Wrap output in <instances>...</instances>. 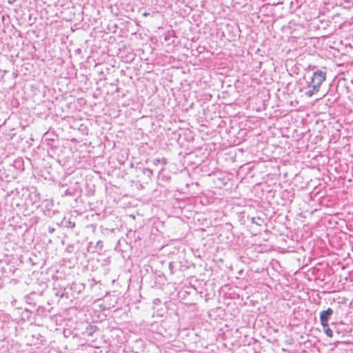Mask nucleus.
Listing matches in <instances>:
<instances>
[{
    "label": "nucleus",
    "instance_id": "obj_1",
    "mask_svg": "<svg viewBox=\"0 0 353 353\" xmlns=\"http://www.w3.org/2000/svg\"><path fill=\"white\" fill-rule=\"evenodd\" d=\"M326 73L321 70H317L314 72L309 87L320 88L322 83L325 80Z\"/></svg>",
    "mask_w": 353,
    "mask_h": 353
},
{
    "label": "nucleus",
    "instance_id": "obj_2",
    "mask_svg": "<svg viewBox=\"0 0 353 353\" xmlns=\"http://www.w3.org/2000/svg\"><path fill=\"white\" fill-rule=\"evenodd\" d=\"M332 314L333 310L330 307L325 310H323L320 312V320L329 321V319Z\"/></svg>",
    "mask_w": 353,
    "mask_h": 353
},
{
    "label": "nucleus",
    "instance_id": "obj_3",
    "mask_svg": "<svg viewBox=\"0 0 353 353\" xmlns=\"http://www.w3.org/2000/svg\"><path fill=\"white\" fill-rule=\"evenodd\" d=\"M310 89L305 92V96H307V97H311L314 94L316 93L319 92V87L317 88H315V87H309Z\"/></svg>",
    "mask_w": 353,
    "mask_h": 353
},
{
    "label": "nucleus",
    "instance_id": "obj_4",
    "mask_svg": "<svg viewBox=\"0 0 353 353\" xmlns=\"http://www.w3.org/2000/svg\"><path fill=\"white\" fill-rule=\"evenodd\" d=\"M324 332L328 337L332 338L333 336V332L330 327L325 328Z\"/></svg>",
    "mask_w": 353,
    "mask_h": 353
},
{
    "label": "nucleus",
    "instance_id": "obj_5",
    "mask_svg": "<svg viewBox=\"0 0 353 353\" xmlns=\"http://www.w3.org/2000/svg\"><path fill=\"white\" fill-rule=\"evenodd\" d=\"M321 325H322L323 329L329 327L328 321L321 320Z\"/></svg>",
    "mask_w": 353,
    "mask_h": 353
},
{
    "label": "nucleus",
    "instance_id": "obj_6",
    "mask_svg": "<svg viewBox=\"0 0 353 353\" xmlns=\"http://www.w3.org/2000/svg\"><path fill=\"white\" fill-rule=\"evenodd\" d=\"M143 16H145V17H146V16H148V13L145 12V13H143Z\"/></svg>",
    "mask_w": 353,
    "mask_h": 353
}]
</instances>
